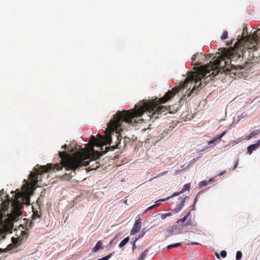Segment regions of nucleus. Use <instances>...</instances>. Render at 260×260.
Returning <instances> with one entry per match:
<instances>
[{
  "label": "nucleus",
  "mask_w": 260,
  "mask_h": 260,
  "mask_svg": "<svg viewBox=\"0 0 260 260\" xmlns=\"http://www.w3.org/2000/svg\"><path fill=\"white\" fill-rule=\"evenodd\" d=\"M257 31L258 32V34L260 35V28L257 29Z\"/></svg>",
  "instance_id": "c9c22d12"
},
{
  "label": "nucleus",
  "mask_w": 260,
  "mask_h": 260,
  "mask_svg": "<svg viewBox=\"0 0 260 260\" xmlns=\"http://www.w3.org/2000/svg\"><path fill=\"white\" fill-rule=\"evenodd\" d=\"M220 255H221V257L224 258V257H226V252L225 250H222L220 252Z\"/></svg>",
  "instance_id": "aec40b11"
},
{
  "label": "nucleus",
  "mask_w": 260,
  "mask_h": 260,
  "mask_svg": "<svg viewBox=\"0 0 260 260\" xmlns=\"http://www.w3.org/2000/svg\"><path fill=\"white\" fill-rule=\"evenodd\" d=\"M121 139H122V137H121V136L120 135V140H121Z\"/></svg>",
  "instance_id": "a19ab883"
},
{
  "label": "nucleus",
  "mask_w": 260,
  "mask_h": 260,
  "mask_svg": "<svg viewBox=\"0 0 260 260\" xmlns=\"http://www.w3.org/2000/svg\"><path fill=\"white\" fill-rule=\"evenodd\" d=\"M191 244H192V245H197V244H198V243H191Z\"/></svg>",
  "instance_id": "f704fd0d"
},
{
  "label": "nucleus",
  "mask_w": 260,
  "mask_h": 260,
  "mask_svg": "<svg viewBox=\"0 0 260 260\" xmlns=\"http://www.w3.org/2000/svg\"><path fill=\"white\" fill-rule=\"evenodd\" d=\"M260 133V130L259 129H256V130H254V131H253L252 132H251L250 134L249 135H248L247 137H246V139L247 140H249L252 137H253L254 136L256 135H257L259 133Z\"/></svg>",
  "instance_id": "423d86ee"
},
{
  "label": "nucleus",
  "mask_w": 260,
  "mask_h": 260,
  "mask_svg": "<svg viewBox=\"0 0 260 260\" xmlns=\"http://www.w3.org/2000/svg\"><path fill=\"white\" fill-rule=\"evenodd\" d=\"M234 40H231L230 42V44L232 45L233 44V42Z\"/></svg>",
  "instance_id": "4c0bfd02"
},
{
  "label": "nucleus",
  "mask_w": 260,
  "mask_h": 260,
  "mask_svg": "<svg viewBox=\"0 0 260 260\" xmlns=\"http://www.w3.org/2000/svg\"><path fill=\"white\" fill-rule=\"evenodd\" d=\"M21 233H23L25 234V232L24 231H22V232H21Z\"/></svg>",
  "instance_id": "ea45409f"
},
{
  "label": "nucleus",
  "mask_w": 260,
  "mask_h": 260,
  "mask_svg": "<svg viewBox=\"0 0 260 260\" xmlns=\"http://www.w3.org/2000/svg\"><path fill=\"white\" fill-rule=\"evenodd\" d=\"M208 57L210 58L211 55L202 53H197L192 56L191 63L192 65L198 66L205 63Z\"/></svg>",
  "instance_id": "f257e3e1"
},
{
  "label": "nucleus",
  "mask_w": 260,
  "mask_h": 260,
  "mask_svg": "<svg viewBox=\"0 0 260 260\" xmlns=\"http://www.w3.org/2000/svg\"><path fill=\"white\" fill-rule=\"evenodd\" d=\"M180 245H181V243H175V244H171V245H168L167 246V248L168 249H171L173 248L178 247Z\"/></svg>",
  "instance_id": "9b49d317"
},
{
  "label": "nucleus",
  "mask_w": 260,
  "mask_h": 260,
  "mask_svg": "<svg viewBox=\"0 0 260 260\" xmlns=\"http://www.w3.org/2000/svg\"><path fill=\"white\" fill-rule=\"evenodd\" d=\"M227 133L226 131H223L220 135L217 136L216 137H215L216 140L220 139L221 138H222Z\"/></svg>",
  "instance_id": "4468645a"
},
{
  "label": "nucleus",
  "mask_w": 260,
  "mask_h": 260,
  "mask_svg": "<svg viewBox=\"0 0 260 260\" xmlns=\"http://www.w3.org/2000/svg\"><path fill=\"white\" fill-rule=\"evenodd\" d=\"M212 180V179H210L208 182L207 181H202L200 182V183H199V185L200 187L206 186L208 184V182L211 181Z\"/></svg>",
  "instance_id": "ddd939ff"
},
{
  "label": "nucleus",
  "mask_w": 260,
  "mask_h": 260,
  "mask_svg": "<svg viewBox=\"0 0 260 260\" xmlns=\"http://www.w3.org/2000/svg\"><path fill=\"white\" fill-rule=\"evenodd\" d=\"M246 116V115H243V114H242L240 116V117H241V118H244V117H245Z\"/></svg>",
  "instance_id": "473e14b6"
},
{
  "label": "nucleus",
  "mask_w": 260,
  "mask_h": 260,
  "mask_svg": "<svg viewBox=\"0 0 260 260\" xmlns=\"http://www.w3.org/2000/svg\"><path fill=\"white\" fill-rule=\"evenodd\" d=\"M14 239H15L14 238L12 237V241H13V242H14V241H13V240H14Z\"/></svg>",
  "instance_id": "58836bf2"
},
{
  "label": "nucleus",
  "mask_w": 260,
  "mask_h": 260,
  "mask_svg": "<svg viewBox=\"0 0 260 260\" xmlns=\"http://www.w3.org/2000/svg\"><path fill=\"white\" fill-rule=\"evenodd\" d=\"M216 255L218 258H219V254L217 253H216Z\"/></svg>",
  "instance_id": "e433bc0d"
},
{
  "label": "nucleus",
  "mask_w": 260,
  "mask_h": 260,
  "mask_svg": "<svg viewBox=\"0 0 260 260\" xmlns=\"http://www.w3.org/2000/svg\"><path fill=\"white\" fill-rule=\"evenodd\" d=\"M190 214V211H189L188 213L186 215H185L183 218L179 219L178 220L177 222L178 223H179V222H184L187 220V217Z\"/></svg>",
  "instance_id": "9d476101"
},
{
  "label": "nucleus",
  "mask_w": 260,
  "mask_h": 260,
  "mask_svg": "<svg viewBox=\"0 0 260 260\" xmlns=\"http://www.w3.org/2000/svg\"><path fill=\"white\" fill-rule=\"evenodd\" d=\"M71 173V172L69 173H66L63 176V178L65 179L70 180L72 178Z\"/></svg>",
  "instance_id": "2eb2a0df"
},
{
  "label": "nucleus",
  "mask_w": 260,
  "mask_h": 260,
  "mask_svg": "<svg viewBox=\"0 0 260 260\" xmlns=\"http://www.w3.org/2000/svg\"><path fill=\"white\" fill-rule=\"evenodd\" d=\"M190 183H187L184 185L183 188L180 191V193H183L185 192V191H189L190 189Z\"/></svg>",
  "instance_id": "6e6552de"
},
{
  "label": "nucleus",
  "mask_w": 260,
  "mask_h": 260,
  "mask_svg": "<svg viewBox=\"0 0 260 260\" xmlns=\"http://www.w3.org/2000/svg\"><path fill=\"white\" fill-rule=\"evenodd\" d=\"M167 171H165V172H164L162 173H160V174H159L158 176H160L161 175H164L166 174L167 173Z\"/></svg>",
  "instance_id": "c85d7f7f"
},
{
  "label": "nucleus",
  "mask_w": 260,
  "mask_h": 260,
  "mask_svg": "<svg viewBox=\"0 0 260 260\" xmlns=\"http://www.w3.org/2000/svg\"><path fill=\"white\" fill-rule=\"evenodd\" d=\"M137 240H138V239H136L135 240V241H134L133 242V245H132V249H133V250H134V249H136V244H135V243H136V242Z\"/></svg>",
  "instance_id": "4be33fe9"
},
{
  "label": "nucleus",
  "mask_w": 260,
  "mask_h": 260,
  "mask_svg": "<svg viewBox=\"0 0 260 260\" xmlns=\"http://www.w3.org/2000/svg\"><path fill=\"white\" fill-rule=\"evenodd\" d=\"M102 243L101 241H99L96 244L95 246L92 249V252H95L98 250L103 249Z\"/></svg>",
  "instance_id": "39448f33"
},
{
  "label": "nucleus",
  "mask_w": 260,
  "mask_h": 260,
  "mask_svg": "<svg viewBox=\"0 0 260 260\" xmlns=\"http://www.w3.org/2000/svg\"><path fill=\"white\" fill-rule=\"evenodd\" d=\"M172 214V213L171 212H169V213H166V215L167 217H169V216H171Z\"/></svg>",
  "instance_id": "7c9ffc66"
},
{
  "label": "nucleus",
  "mask_w": 260,
  "mask_h": 260,
  "mask_svg": "<svg viewBox=\"0 0 260 260\" xmlns=\"http://www.w3.org/2000/svg\"><path fill=\"white\" fill-rule=\"evenodd\" d=\"M181 193H180V192H175V193H174V194L172 195V197H175V196H179V195L180 194H181ZM170 198H171V197H168V198H167V199H170Z\"/></svg>",
  "instance_id": "b1692460"
},
{
  "label": "nucleus",
  "mask_w": 260,
  "mask_h": 260,
  "mask_svg": "<svg viewBox=\"0 0 260 260\" xmlns=\"http://www.w3.org/2000/svg\"><path fill=\"white\" fill-rule=\"evenodd\" d=\"M98 167H99V166L96 165V166H95V168H91V170L95 169H96V168H97Z\"/></svg>",
  "instance_id": "72a5a7b5"
},
{
  "label": "nucleus",
  "mask_w": 260,
  "mask_h": 260,
  "mask_svg": "<svg viewBox=\"0 0 260 260\" xmlns=\"http://www.w3.org/2000/svg\"><path fill=\"white\" fill-rule=\"evenodd\" d=\"M165 201V200H164V199H160V200H157L155 202L154 205H155V207L158 206L160 205L161 204V203L162 202H164Z\"/></svg>",
  "instance_id": "a211bd4d"
},
{
  "label": "nucleus",
  "mask_w": 260,
  "mask_h": 260,
  "mask_svg": "<svg viewBox=\"0 0 260 260\" xmlns=\"http://www.w3.org/2000/svg\"><path fill=\"white\" fill-rule=\"evenodd\" d=\"M228 37V32L227 31H223L222 35L221 36V40H225Z\"/></svg>",
  "instance_id": "dca6fc26"
},
{
  "label": "nucleus",
  "mask_w": 260,
  "mask_h": 260,
  "mask_svg": "<svg viewBox=\"0 0 260 260\" xmlns=\"http://www.w3.org/2000/svg\"><path fill=\"white\" fill-rule=\"evenodd\" d=\"M40 215L39 214V213L37 212H36L34 213L33 214V218L35 219L36 217H40Z\"/></svg>",
  "instance_id": "412c9836"
},
{
  "label": "nucleus",
  "mask_w": 260,
  "mask_h": 260,
  "mask_svg": "<svg viewBox=\"0 0 260 260\" xmlns=\"http://www.w3.org/2000/svg\"><path fill=\"white\" fill-rule=\"evenodd\" d=\"M260 146V139L256 142L255 144L250 145L247 147V153L251 154L253 151L257 149Z\"/></svg>",
  "instance_id": "20e7f679"
},
{
  "label": "nucleus",
  "mask_w": 260,
  "mask_h": 260,
  "mask_svg": "<svg viewBox=\"0 0 260 260\" xmlns=\"http://www.w3.org/2000/svg\"><path fill=\"white\" fill-rule=\"evenodd\" d=\"M185 226H189V225H194L191 220H188L187 222L185 223Z\"/></svg>",
  "instance_id": "6ab92c4d"
},
{
  "label": "nucleus",
  "mask_w": 260,
  "mask_h": 260,
  "mask_svg": "<svg viewBox=\"0 0 260 260\" xmlns=\"http://www.w3.org/2000/svg\"><path fill=\"white\" fill-rule=\"evenodd\" d=\"M155 207V205H152V206H150V207H148V208L146 210V211H145V212H146V211H149V210H151V209H153Z\"/></svg>",
  "instance_id": "393cba45"
},
{
  "label": "nucleus",
  "mask_w": 260,
  "mask_h": 260,
  "mask_svg": "<svg viewBox=\"0 0 260 260\" xmlns=\"http://www.w3.org/2000/svg\"><path fill=\"white\" fill-rule=\"evenodd\" d=\"M0 251H1V249H0Z\"/></svg>",
  "instance_id": "79ce46f5"
},
{
  "label": "nucleus",
  "mask_w": 260,
  "mask_h": 260,
  "mask_svg": "<svg viewBox=\"0 0 260 260\" xmlns=\"http://www.w3.org/2000/svg\"><path fill=\"white\" fill-rule=\"evenodd\" d=\"M141 228V220L139 218L135 221L133 229L131 232V235H135L140 230Z\"/></svg>",
  "instance_id": "f03ea898"
},
{
  "label": "nucleus",
  "mask_w": 260,
  "mask_h": 260,
  "mask_svg": "<svg viewBox=\"0 0 260 260\" xmlns=\"http://www.w3.org/2000/svg\"><path fill=\"white\" fill-rule=\"evenodd\" d=\"M148 253V251L147 249H146L141 255L138 260H144L145 257L147 256Z\"/></svg>",
  "instance_id": "1a4fd4ad"
},
{
  "label": "nucleus",
  "mask_w": 260,
  "mask_h": 260,
  "mask_svg": "<svg viewBox=\"0 0 260 260\" xmlns=\"http://www.w3.org/2000/svg\"><path fill=\"white\" fill-rule=\"evenodd\" d=\"M202 157V154L198 156V157H197L196 158H194L192 159H191L189 163V165L190 166H191L192 165H193L196 161H197L201 157Z\"/></svg>",
  "instance_id": "f8f14e48"
},
{
  "label": "nucleus",
  "mask_w": 260,
  "mask_h": 260,
  "mask_svg": "<svg viewBox=\"0 0 260 260\" xmlns=\"http://www.w3.org/2000/svg\"><path fill=\"white\" fill-rule=\"evenodd\" d=\"M225 171H222V172H219V173L218 174V175H218V176H221V175H222V174H223L225 173Z\"/></svg>",
  "instance_id": "cd10ccee"
},
{
  "label": "nucleus",
  "mask_w": 260,
  "mask_h": 260,
  "mask_svg": "<svg viewBox=\"0 0 260 260\" xmlns=\"http://www.w3.org/2000/svg\"><path fill=\"white\" fill-rule=\"evenodd\" d=\"M216 140L215 138H214L213 139H212V140L208 142V144H211L212 143H213Z\"/></svg>",
  "instance_id": "a878e982"
},
{
  "label": "nucleus",
  "mask_w": 260,
  "mask_h": 260,
  "mask_svg": "<svg viewBox=\"0 0 260 260\" xmlns=\"http://www.w3.org/2000/svg\"><path fill=\"white\" fill-rule=\"evenodd\" d=\"M67 147V145H63L62 147V148L64 149H66Z\"/></svg>",
  "instance_id": "2f4dec72"
},
{
  "label": "nucleus",
  "mask_w": 260,
  "mask_h": 260,
  "mask_svg": "<svg viewBox=\"0 0 260 260\" xmlns=\"http://www.w3.org/2000/svg\"><path fill=\"white\" fill-rule=\"evenodd\" d=\"M129 237H127L124 238L119 244L118 246L120 248H122L129 241Z\"/></svg>",
  "instance_id": "0eeeda50"
},
{
  "label": "nucleus",
  "mask_w": 260,
  "mask_h": 260,
  "mask_svg": "<svg viewBox=\"0 0 260 260\" xmlns=\"http://www.w3.org/2000/svg\"><path fill=\"white\" fill-rule=\"evenodd\" d=\"M186 198L179 197L178 200L179 203L177 205L176 207L174 209L175 213H178L180 211L183 207L184 203L185 202Z\"/></svg>",
  "instance_id": "7ed1b4c3"
},
{
  "label": "nucleus",
  "mask_w": 260,
  "mask_h": 260,
  "mask_svg": "<svg viewBox=\"0 0 260 260\" xmlns=\"http://www.w3.org/2000/svg\"><path fill=\"white\" fill-rule=\"evenodd\" d=\"M4 194V189L0 190V197H1Z\"/></svg>",
  "instance_id": "c756f323"
},
{
  "label": "nucleus",
  "mask_w": 260,
  "mask_h": 260,
  "mask_svg": "<svg viewBox=\"0 0 260 260\" xmlns=\"http://www.w3.org/2000/svg\"><path fill=\"white\" fill-rule=\"evenodd\" d=\"M242 256V253L241 251H238L237 252L236 258L237 260H240Z\"/></svg>",
  "instance_id": "f3484780"
},
{
  "label": "nucleus",
  "mask_w": 260,
  "mask_h": 260,
  "mask_svg": "<svg viewBox=\"0 0 260 260\" xmlns=\"http://www.w3.org/2000/svg\"><path fill=\"white\" fill-rule=\"evenodd\" d=\"M145 233H146V232H143V233H140V234L139 235V236H138V238H137L136 239H138H138H139L140 238H141L143 237L144 236V235L145 234Z\"/></svg>",
  "instance_id": "5701e85b"
},
{
  "label": "nucleus",
  "mask_w": 260,
  "mask_h": 260,
  "mask_svg": "<svg viewBox=\"0 0 260 260\" xmlns=\"http://www.w3.org/2000/svg\"><path fill=\"white\" fill-rule=\"evenodd\" d=\"M167 217L166 213H164L161 215V218L163 219H165Z\"/></svg>",
  "instance_id": "bb28decb"
}]
</instances>
